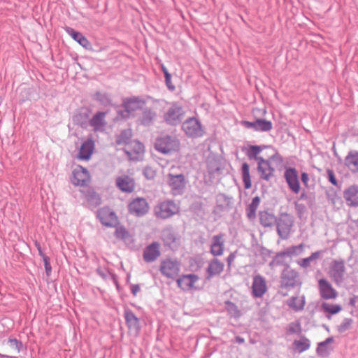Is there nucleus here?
<instances>
[{
    "label": "nucleus",
    "instance_id": "obj_1",
    "mask_svg": "<svg viewBox=\"0 0 358 358\" xmlns=\"http://www.w3.org/2000/svg\"><path fill=\"white\" fill-rule=\"evenodd\" d=\"M276 223L279 236L282 239L287 238L294 224L293 217L287 213H280Z\"/></svg>",
    "mask_w": 358,
    "mask_h": 358
},
{
    "label": "nucleus",
    "instance_id": "obj_2",
    "mask_svg": "<svg viewBox=\"0 0 358 358\" xmlns=\"http://www.w3.org/2000/svg\"><path fill=\"white\" fill-rule=\"evenodd\" d=\"M159 271L163 275L176 280L179 286V264L177 260L167 259L162 261Z\"/></svg>",
    "mask_w": 358,
    "mask_h": 358
},
{
    "label": "nucleus",
    "instance_id": "obj_3",
    "mask_svg": "<svg viewBox=\"0 0 358 358\" xmlns=\"http://www.w3.org/2000/svg\"><path fill=\"white\" fill-rule=\"evenodd\" d=\"M178 208L176 204L170 200L159 203L155 207V215L162 219H166L177 213Z\"/></svg>",
    "mask_w": 358,
    "mask_h": 358
},
{
    "label": "nucleus",
    "instance_id": "obj_4",
    "mask_svg": "<svg viewBox=\"0 0 358 358\" xmlns=\"http://www.w3.org/2000/svg\"><path fill=\"white\" fill-rule=\"evenodd\" d=\"M328 273L336 285H340L343 282L345 273V262L343 260L332 261L329 265Z\"/></svg>",
    "mask_w": 358,
    "mask_h": 358
},
{
    "label": "nucleus",
    "instance_id": "obj_5",
    "mask_svg": "<svg viewBox=\"0 0 358 358\" xmlns=\"http://www.w3.org/2000/svg\"><path fill=\"white\" fill-rule=\"evenodd\" d=\"M144 103L145 102L138 97L125 99L122 103L124 110L120 113V115L124 119L129 118L134 112L140 109Z\"/></svg>",
    "mask_w": 358,
    "mask_h": 358
},
{
    "label": "nucleus",
    "instance_id": "obj_6",
    "mask_svg": "<svg viewBox=\"0 0 358 358\" xmlns=\"http://www.w3.org/2000/svg\"><path fill=\"white\" fill-rule=\"evenodd\" d=\"M148 203L144 198L134 199L128 205L129 213L137 217L143 216L148 212Z\"/></svg>",
    "mask_w": 358,
    "mask_h": 358
},
{
    "label": "nucleus",
    "instance_id": "obj_7",
    "mask_svg": "<svg viewBox=\"0 0 358 358\" xmlns=\"http://www.w3.org/2000/svg\"><path fill=\"white\" fill-rule=\"evenodd\" d=\"M281 284L285 287L300 285L301 282L299 280V273L289 266H287L282 273Z\"/></svg>",
    "mask_w": 358,
    "mask_h": 358
},
{
    "label": "nucleus",
    "instance_id": "obj_8",
    "mask_svg": "<svg viewBox=\"0 0 358 358\" xmlns=\"http://www.w3.org/2000/svg\"><path fill=\"white\" fill-rule=\"evenodd\" d=\"M97 217L103 225L115 227L117 223L115 213L108 207H103L97 212Z\"/></svg>",
    "mask_w": 358,
    "mask_h": 358
},
{
    "label": "nucleus",
    "instance_id": "obj_9",
    "mask_svg": "<svg viewBox=\"0 0 358 358\" xmlns=\"http://www.w3.org/2000/svg\"><path fill=\"white\" fill-rule=\"evenodd\" d=\"M182 129L187 135L192 137H199L203 134L201 124L195 118H190L185 121L182 124Z\"/></svg>",
    "mask_w": 358,
    "mask_h": 358
},
{
    "label": "nucleus",
    "instance_id": "obj_10",
    "mask_svg": "<svg viewBox=\"0 0 358 358\" xmlns=\"http://www.w3.org/2000/svg\"><path fill=\"white\" fill-rule=\"evenodd\" d=\"M318 288L320 296L324 299H334L338 296L337 291L326 279L322 278L319 280Z\"/></svg>",
    "mask_w": 358,
    "mask_h": 358
},
{
    "label": "nucleus",
    "instance_id": "obj_11",
    "mask_svg": "<svg viewBox=\"0 0 358 358\" xmlns=\"http://www.w3.org/2000/svg\"><path fill=\"white\" fill-rule=\"evenodd\" d=\"M274 157H271L269 159H259L258 162V171L260 173L261 178L264 180H268L273 176L274 172V167L273 161Z\"/></svg>",
    "mask_w": 358,
    "mask_h": 358
},
{
    "label": "nucleus",
    "instance_id": "obj_12",
    "mask_svg": "<svg viewBox=\"0 0 358 358\" xmlns=\"http://www.w3.org/2000/svg\"><path fill=\"white\" fill-rule=\"evenodd\" d=\"M90 179L87 170L82 166H78L73 171L71 182L74 185L84 187L87 185Z\"/></svg>",
    "mask_w": 358,
    "mask_h": 358
},
{
    "label": "nucleus",
    "instance_id": "obj_13",
    "mask_svg": "<svg viewBox=\"0 0 358 358\" xmlns=\"http://www.w3.org/2000/svg\"><path fill=\"white\" fill-rule=\"evenodd\" d=\"M160 255V244L155 241L146 246L143 253V260L147 263L155 262Z\"/></svg>",
    "mask_w": 358,
    "mask_h": 358
},
{
    "label": "nucleus",
    "instance_id": "obj_14",
    "mask_svg": "<svg viewBox=\"0 0 358 358\" xmlns=\"http://www.w3.org/2000/svg\"><path fill=\"white\" fill-rule=\"evenodd\" d=\"M267 291L266 282L264 278L257 275L253 278L252 293L256 297H262Z\"/></svg>",
    "mask_w": 358,
    "mask_h": 358
},
{
    "label": "nucleus",
    "instance_id": "obj_15",
    "mask_svg": "<svg viewBox=\"0 0 358 358\" xmlns=\"http://www.w3.org/2000/svg\"><path fill=\"white\" fill-rule=\"evenodd\" d=\"M117 188L123 192L131 193L135 189L134 180L127 175L119 176L115 180Z\"/></svg>",
    "mask_w": 358,
    "mask_h": 358
},
{
    "label": "nucleus",
    "instance_id": "obj_16",
    "mask_svg": "<svg viewBox=\"0 0 358 358\" xmlns=\"http://www.w3.org/2000/svg\"><path fill=\"white\" fill-rule=\"evenodd\" d=\"M343 198L350 207L358 206V185H352L343 191Z\"/></svg>",
    "mask_w": 358,
    "mask_h": 358
},
{
    "label": "nucleus",
    "instance_id": "obj_17",
    "mask_svg": "<svg viewBox=\"0 0 358 358\" xmlns=\"http://www.w3.org/2000/svg\"><path fill=\"white\" fill-rule=\"evenodd\" d=\"M125 152L130 159L137 160L144 153V145L138 141H133L127 145Z\"/></svg>",
    "mask_w": 358,
    "mask_h": 358
},
{
    "label": "nucleus",
    "instance_id": "obj_18",
    "mask_svg": "<svg viewBox=\"0 0 358 358\" xmlns=\"http://www.w3.org/2000/svg\"><path fill=\"white\" fill-rule=\"evenodd\" d=\"M285 178L290 189L295 194L300 191V184L298 173L294 169H288L285 173Z\"/></svg>",
    "mask_w": 358,
    "mask_h": 358
},
{
    "label": "nucleus",
    "instance_id": "obj_19",
    "mask_svg": "<svg viewBox=\"0 0 358 358\" xmlns=\"http://www.w3.org/2000/svg\"><path fill=\"white\" fill-rule=\"evenodd\" d=\"M224 264L218 259H213L206 268L207 278L210 279L213 276L219 275L224 270Z\"/></svg>",
    "mask_w": 358,
    "mask_h": 358
},
{
    "label": "nucleus",
    "instance_id": "obj_20",
    "mask_svg": "<svg viewBox=\"0 0 358 358\" xmlns=\"http://www.w3.org/2000/svg\"><path fill=\"white\" fill-rule=\"evenodd\" d=\"M106 115L105 112H98L90 120V125L93 127L94 131H103L105 129Z\"/></svg>",
    "mask_w": 358,
    "mask_h": 358
},
{
    "label": "nucleus",
    "instance_id": "obj_21",
    "mask_svg": "<svg viewBox=\"0 0 358 358\" xmlns=\"http://www.w3.org/2000/svg\"><path fill=\"white\" fill-rule=\"evenodd\" d=\"M224 250V244L223 241V235L218 234L214 236L212 238V244L210 246V252L213 256H221Z\"/></svg>",
    "mask_w": 358,
    "mask_h": 358
},
{
    "label": "nucleus",
    "instance_id": "obj_22",
    "mask_svg": "<svg viewBox=\"0 0 358 358\" xmlns=\"http://www.w3.org/2000/svg\"><path fill=\"white\" fill-rule=\"evenodd\" d=\"M179 166H172L170 168V171L168 174L169 185L172 187L173 195H177L179 193V173L176 171Z\"/></svg>",
    "mask_w": 358,
    "mask_h": 358
},
{
    "label": "nucleus",
    "instance_id": "obj_23",
    "mask_svg": "<svg viewBox=\"0 0 358 358\" xmlns=\"http://www.w3.org/2000/svg\"><path fill=\"white\" fill-rule=\"evenodd\" d=\"M66 33L71 36L76 42H78L83 48L88 49L91 44L88 39L80 32L74 30L73 28L66 27L65 28Z\"/></svg>",
    "mask_w": 358,
    "mask_h": 358
},
{
    "label": "nucleus",
    "instance_id": "obj_24",
    "mask_svg": "<svg viewBox=\"0 0 358 358\" xmlns=\"http://www.w3.org/2000/svg\"><path fill=\"white\" fill-rule=\"evenodd\" d=\"M94 143L92 140L88 139L83 143L79 150L78 157L82 159H89L94 151Z\"/></svg>",
    "mask_w": 358,
    "mask_h": 358
},
{
    "label": "nucleus",
    "instance_id": "obj_25",
    "mask_svg": "<svg viewBox=\"0 0 358 358\" xmlns=\"http://www.w3.org/2000/svg\"><path fill=\"white\" fill-rule=\"evenodd\" d=\"M155 148L162 153H169L173 150V142L170 136H166L157 139Z\"/></svg>",
    "mask_w": 358,
    "mask_h": 358
},
{
    "label": "nucleus",
    "instance_id": "obj_26",
    "mask_svg": "<svg viewBox=\"0 0 358 358\" xmlns=\"http://www.w3.org/2000/svg\"><path fill=\"white\" fill-rule=\"evenodd\" d=\"M165 121L172 125H176L179 119V106L174 103L164 115Z\"/></svg>",
    "mask_w": 358,
    "mask_h": 358
},
{
    "label": "nucleus",
    "instance_id": "obj_27",
    "mask_svg": "<svg viewBox=\"0 0 358 358\" xmlns=\"http://www.w3.org/2000/svg\"><path fill=\"white\" fill-rule=\"evenodd\" d=\"M292 348L294 352L302 353L310 348V341L303 336L299 339H296L292 343Z\"/></svg>",
    "mask_w": 358,
    "mask_h": 358
},
{
    "label": "nucleus",
    "instance_id": "obj_28",
    "mask_svg": "<svg viewBox=\"0 0 358 358\" xmlns=\"http://www.w3.org/2000/svg\"><path fill=\"white\" fill-rule=\"evenodd\" d=\"M199 278L196 275H187L180 277V286L184 289H196Z\"/></svg>",
    "mask_w": 358,
    "mask_h": 358
},
{
    "label": "nucleus",
    "instance_id": "obj_29",
    "mask_svg": "<svg viewBox=\"0 0 358 358\" xmlns=\"http://www.w3.org/2000/svg\"><path fill=\"white\" fill-rule=\"evenodd\" d=\"M345 166L352 172L358 171V152H350L345 159Z\"/></svg>",
    "mask_w": 358,
    "mask_h": 358
},
{
    "label": "nucleus",
    "instance_id": "obj_30",
    "mask_svg": "<svg viewBox=\"0 0 358 358\" xmlns=\"http://www.w3.org/2000/svg\"><path fill=\"white\" fill-rule=\"evenodd\" d=\"M126 323L129 329H137L139 326L138 318L129 309H127L124 313Z\"/></svg>",
    "mask_w": 358,
    "mask_h": 358
},
{
    "label": "nucleus",
    "instance_id": "obj_31",
    "mask_svg": "<svg viewBox=\"0 0 358 358\" xmlns=\"http://www.w3.org/2000/svg\"><path fill=\"white\" fill-rule=\"evenodd\" d=\"M259 215V222L264 227L272 226L277 220L273 214L267 211H261Z\"/></svg>",
    "mask_w": 358,
    "mask_h": 358
},
{
    "label": "nucleus",
    "instance_id": "obj_32",
    "mask_svg": "<svg viewBox=\"0 0 358 358\" xmlns=\"http://www.w3.org/2000/svg\"><path fill=\"white\" fill-rule=\"evenodd\" d=\"M287 305L295 311L301 310L304 308V297L293 296L288 300Z\"/></svg>",
    "mask_w": 358,
    "mask_h": 358
},
{
    "label": "nucleus",
    "instance_id": "obj_33",
    "mask_svg": "<svg viewBox=\"0 0 358 358\" xmlns=\"http://www.w3.org/2000/svg\"><path fill=\"white\" fill-rule=\"evenodd\" d=\"M322 310L325 313L330 315H335L338 313L342 310V306L339 304L331 303L329 302H324L321 305Z\"/></svg>",
    "mask_w": 358,
    "mask_h": 358
},
{
    "label": "nucleus",
    "instance_id": "obj_34",
    "mask_svg": "<svg viewBox=\"0 0 358 358\" xmlns=\"http://www.w3.org/2000/svg\"><path fill=\"white\" fill-rule=\"evenodd\" d=\"M132 132L130 129L122 131L116 138V143L117 145H128L131 141V138Z\"/></svg>",
    "mask_w": 358,
    "mask_h": 358
},
{
    "label": "nucleus",
    "instance_id": "obj_35",
    "mask_svg": "<svg viewBox=\"0 0 358 358\" xmlns=\"http://www.w3.org/2000/svg\"><path fill=\"white\" fill-rule=\"evenodd\" d=\"M157 115L156 113L152 111L150 109H145L143 111L141 117V122L142 124L145 126H148L151 124L153 122V120L155 119Z\"/></svg>",
    "mask_w": 358,
    "mask_h": 358
},
{
    "label": "nucleus",
    "instance_id": "obj_36",
    "mask_svg": "<svg viewBox=\"0 0 358 358\" xmlns=\"http://www.w3.org/2000/svg\"><path fill=\"white\" fill-rule=\"evenodd\" d=\"M242 178L244 183V187L246 189L251 188L252 182L250 174V167L247 163H243L242 165Z\"/></svg>",
    "mask_w": 358,
    "mask_h": 358
},
{
    "label": "nucleus",
    "instance_id": "obj_37",
    "mask_svg": "<svg viewBox=\"0 0 358 358\" xmlns=\"http://www.w3.org/2000/svg\"><path fill=\"white\" fill-rule=\"evenodd\" d=\"M260 203V198L259 196H255L252 199L251 203L249 205L247 209V215L250 219H252L255 217L256 211L257 208Z\"/></svg>",
    "mask_w": 358,
    "mask_h": 358
},
{
    "label": "nucleus",
    "instance_id": "obj_38",
    "mask_svg": "<svg viewBox=\"0 0 358 358\" xmlns=\"http://www.w3.org/2000/svg\"><path fill=\"white\" fill-rule=\"evenodd\" d=\"M85 199L90 206L95 207L101 203L99 196L94 191H89L85 195Z\"/></svg>",
    "mask_w": 358,
    "mask_h": 358
},
{
    "label": "nucleus",
    "instance_id": "obj_39",
    "mask_svg": "<svg viewBox=\"0 0 358 358\" xmlns=\"http://www.w3.org/2000/svg\"><path fill=\"white\" fill-rule=\"evenodd\" d=\"M272 127L273 124L271 121L264 119H258L256 120V131H268Z\"/></svg>",
    "mask_w": 358,
    "mask_h": 358
},
{
    "label": "nucleus",
    "instance_id": "obj_40",
    "mask_svg": "<svg viewBox=\"0 0 358 358\" xmlns=\"http://www.w3.org/2000/svg\"><path fill=\"white\" fill-rule=\"evenodd\" d=\"M226 310L227 312L234 317H238L241 316V313L238 306L231 301H226Z\"/></svg>",
    "mask_w": 358,
    "mask_h": 358
},
{
    "label": "nucleus",
    "instance_id": "obj_41",
    "mask_svg": "<svg viewBox=\"0 0 358 358\" xmlns=\"http://www.w3.org/2000/svg\"><path fill=\"white\" fill-rule=\"evenodd\" d=\"M163 240L166 245L173 250V243H175L176 238L174 235L169 230L164 231Z\"/></svg>",
    "mask_w": 358,
    "mask_h": 358
},
{
    "label": "nucleus",
    "instance_id": "obj_42",
    "mask_svg": "<svg viewBox=\"0 0 358 358\" xmlns=\"http://www.w3.org/2000/svg\"><path fill=\"white\" fill-rule=\"evenodd\" d=\"M287 332L289 334H299L301 333L302 329L301 323L299 321H295L294 322H291L287 327Z\"/></svg>",
    "mask_w": 358,
    "mask_h": 358
},
{
    "label": "nucleus",
    "instance_id": "obj_43",
    "mask_svg": "<svg viewBox=\"0 0 358 358\" xmlns=\"http://www.w3.org/2000/svg\"><path fill=\"white\" fill-rule=\"evenodd\" d=\"M162 71H163V72L164 73L165 82H166V85L168 89L170 91H173L175 90V86L171 83V74L169 73L168 70L164 66H162Z\"/></svg>",
    "mask_w": 358,
    "mask_h": 358
},
{
    "label": "nucleus",
    "instance_id": "obj_44",
    "mask_svg": "<svg viewBox=\"0 0 358 358\" xmlns=\"http://www.w3.org/2000/svg\"><path fill=\"white\" fill-rule=\"evenodd\" d=\"M261 150H262V149L259 146H256V145L251 146L250 148V152L249 154V157H250V158L253 157L255 160L257 161V162H259V159H263L262 157L258 156V154L261 152Z\"/></svg>",
    "mask_w": 358,
    "mask_h": 358
},
{
    "label": "nucleus",
    "instance_id": "obj_45",
    "mask_svg": "<svg viewBox=\"0 0 358 358\" xmlns=\"http://www.w3.org/2000/svg\"><path fill=\"white\" fill-rule=\"evenodd\" d=\"M8 343L10 348L16 349L17 352H20L23 347L22 343L16 338H9Z\"/></svg>",
    "mask_w": 358,
    "mask_h": 358
},
{
    "label": "nucleus",
    "instance_id": "obj_46",
    "mask_svg": "<svg viewBox=\"0 0 358 358\" xmlns=\"http://www.w3.org/2000/svg\"><path fill=\"white\" fill-rule=\"evenodd\" d=\"M115 236L120 239H124L128 236V232L122 227H117L115 231Z\"/></svg>",
    "mask_w": 358,
    "mask_h": 358
},
{
    "label": "nucleus",
    "instance_id": "obj_47",
    "mask_svg": "<svg viewBox=\"0 0 358 358\" xmlns=\"http://www.w3.org/2000/svg\"><path fill=\"white\" fill-rule=\"evenodd\" d=\"M96 273L103 279H106L108 277V275H110V271L105 268H98L96 269Z\"/></svg>",
    "mask_w": 358,
    "mask_h": 358
},
{
    "label": "nucleus",
    "instance_id": "obj_48",
    "mask_svg": "<svg viewBox=\"0 0 358 358\" xmlns=\"http://www.w3.org/2000/svg\"><path fill=\"white\" fill-rule=\"evenodd\" d=\"M327 173L328 176L329 180L331 182V183L335 186H337L338 182H337V180L336 178L334 171L331 169H328L327 171Z\"/></svg>",
    "mask_w": 358,
    "mask_h": 358
},
{
    "label": "nucleus",
    "instance_id": "obj_49",
    "mask_svg": "<svg viewBox=\"0 0 358 358\" xmlns=\"http://www.w3.org/2000/svg\"><path fill=\"white\" fill-rule=\"evenodd\" d=\"M143 175L148 179H152L155 176V173L151 168L146 167L143 170Z\"/></svg>",
    "mask_w": 358,
    "mask_h": 358
},
{
    "label": "nucleus",
    "instance_id": "obj_50",
    "mask_svg": "<svg viewBox=\"0 0 358 358\" xmlns=\"http://www.w3.org/2000/svg\"><path fill=\"white\" fill-rule=\"evenodd\" d=\"M43 261L44 262L45 272H46L47 275H49L52 271L51 265L50 263V259H49V257H44V259H43Z\"/></svg>",
    "mask_w": 358,
    "mask_h": 358
},
{
    "label": "nucleus",
    "instance_id": "obj_51",
    "mask_svg": "<svg viewBox=\"0 0 358 358\" xmlns=\"http://www.w3.org/2000/svg\"><path fill=\"white\" fill-rule=\"evenodd\" d=\"M241 124L247 128H253L256 130V121L251 122L249 121H242Z\"/></svg>",
    "mask_w": 358,
    "mask_h": 358
},
{
    "label": "nucleus",
    "instance_id": "obj_52",
    "mask_svg": "<svg viewBox=\"0 0 358 358\" xmlns=\"http://www.w3.org/2000/svg\"><path fill=\"white\" fill-rule=\"evenodd\" d=\"M35 246L36 247V248H37V250L38 251L39 255L42 257L43 259H44V257H48L43 252V251L42 250V248L41 246V244L38 241L35 242Z\"/></svg>",
    "mask_w": 358,
    "mask_h": 358
},
{
    "label": "nucleus",
    "instance_id": "obj_53",
    "mask_svg": "<svg viewBox=\"0 0 358 358\" xmlns=\"http://www.w3.org/2000/svg\"><path fill=\"white\" fill-rule=\"evenodd\" d=\"M140 291V286L138 284L131 285V292L134 296H136Z\"/></svg>",
    "mask_w": 358,
    "mask_h": 358
},
{
    "label": "nucleus",
    "instance_id": "obj_54",
    "mask_svg": "<svg viewBox=\"0 0 358 358\" xmlns=\"http://www.w3.org/2000/svg\"><path fill=\"white\" fill-rule=\"evenodd\" d=\"M235 258H236V255L234 253H231L229 255V257H227V264H228L229 267L231 266V265L232 262L234 261Z\"/></svg>",
    "mask_w": 358,
    "mask_h": 358
},
{
    "label": "nucleus",
    "instance_id": "obj_55",
    "mask_svg": "<svg viewBox=\"0 0 358 358\" xmlns=\"http://www.w3.org/2000/svg\"><path fill=\"white\" fill-rule=\"evenodd\" d=\"M301 180L306 186L308 185V182L309 180V176L306 173H303L301 174Z\"/></svg>",
    "mask_w": 358,
    "mask_h": 358
},
{
    "label": "nucleus",
    "instance_id": "obj_56",
    "mask_svg": "<svg viewBox=\"0 0 358 358\" xmlns=\"http://www.w3.org/2000/svg\"><path fill=\"white\" fill-rule=\"evenodd\" d=\"M310 262V260L309 257H307V258L303 259L301 260L300 264L301 266L306 267L309 265Z\"/></svg>",
    "mask_w": 358,
    "mask_h": 358
},
{
    "label": "nucleus",
    "instance_id": "obj_57",
    "mask_svg": "<svg viewBox=\"0 0 358 358\" xmlns=\"http://www.w3.org/2000/svg\"><path fill=\"white\" fill-rule=\"evenodd\" d=\"M320 256V252H314L309 257L310 262L313 259H316L319 257Z\"/></svg>",
    "mask_w": 358,
    "mask_h": 358
},
{
    "label": "nucleus",
    "instance_id": "obj_58",
    "mask_svg": "<svg viewBox=\"0 0 358 358\" xmlns=\"http://www.w3.org/2000/svg\"><path fill=\"white\" fill-rule=\"evenodd\" d=\"M332 341H333V340H332V338H327L324 342L320 343H319V348H318V349H317V351H319V350H320V347H322V346L324 345H325V344H327V343H329L331 342Z\"/></svg>",
    "mask_w": 358,
    "mask_h": 358
},
{
    "label": "nucleus",
    "instance_id": "obj_59",
    "mask_svg": "<svg viewBox=\"0 0 358 358\" xmlns=\"http://www.w3.org/2000/svg\"><path fill=\"white\" fill-rule=\"evenodd\" d=\"M236 341L237 342L241 343H243L244 342V339L242 338H240V337H236Z\"/></svg>",
    "mask_w": 358,
    "mask_h": 358
},
{
    "label": "nucleus",
    "instance_id": "obj_60",
    "mask_svg": "<svg viewBox=\"0 0 358 358\" xmlns=\"http://www.w3.org/2000/svg\"><path fill=\"white\" fill-rule=\"evenodd\" d=\"M296 248V247H293L292 250H294Z\"/></svg>",
    "mask_w": 358,
    "mask_h": 358
},
{
    "label": "nucleus",
    "instance_id": "obj_61",
    "mask_svg": "<svg viewBox=\"0 0 358 358\" xmlns=\"http://www.w3.org/2000/svg\"><path fill=\"white\" fill-rule=\"evenodd\" d=\"M14 358H17V357H14Z\"/></svg>",
    "mask_w": 358,
    "mask_h": 358
}]
</instances>
